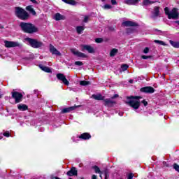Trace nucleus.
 <instances>
[{"mask_svg":"<svg viewBox=\"0 0 179 179\" xmlns=\"http://www.w3.org/2000/svg\"><path fill=\"white\" fill-rule=\"evenodd\" d=\"M20 26L24 33L34 34V33H37V31H38V29L31 23L20 22Z\"/></svg>","mask_w":179,"mask_h":179,"instance_id":"obj_1","label":"nucleus"},{"mask_svg":"<svg viewBox=\"0 0 179 179\" xmlns=\"http://www.w3.org/2000/svg\"><path fill=\"white\" fill-rule=\"evenodd\" d=\"M141 96H127V100L126 101V104L130 106L134 110H138L141 106V102L139 101Z\"/></svg>","mask_w":179,"mask_h":179,"instance_id":"obj_2","label":"nucleus"},{"mask_svg":"<svg viewBox=\"0 0 179 179\" xmlns=\"http://www.w3.org/2000/svg\"><path fill=\"white\" fill-rule=\"evenodd\" d=\"M15 15L21 20H27L29 19V13L20 7L15 8Z\"/></svg>","mask_w":179,"mask_h":179,"instance_id":"obj_3","label":"nucleus"},{"mask_svg":"<svg viewBox=\"0 0 179 179\" xmlns=\"http://www.w3.org/2000/svg\"><path fill=\"white\" fill-rule=\"evenodd\" d=\"M165 14L167 15L168 19H178L179 13H178V8H174L171 11L169 8H164Z\"/></svg>","mask_w":179,"mask_h":179,"instance_id":"obj_4","label":"nucleus"},{"mask_svg":"<svg viewBox=\"0 0 179 179\" xmlns=\"http://www.w3.org/2000/svg\"><path fill=\"white\" fill-rule=\"evenodd\" d=\"M25 41H27L33 48H40L41 47H44V43L41 41H37L36 39L26 38Z\"/></svg>","mask_w":179,"mask_h":179,"instance_id":"obj_5","label":"nucleus"},{"mask_svg":"<svg viewBox=\"0 0 179 179\" xmlns=\"http://www.w3.org/2000/svg\"><path fill=\"white\" fill-rule=\"evenodd\" d=\"M5 47L7 48H12L15 47H18V48H22L23 45L22 43L17 42V41H4Z\"/></svg>","mask_w":179,"mask_h":179,"instance_id":"obj_6","label":"nucleus"},{"mask_svg":"<svg viewBox=\"0 0 179 179\" xmlns=\"http://www.w3.org/2000/svg\"><path fill=\"white\" fill-rule=\"evenodd\" d=\"M57 78L59 80H61L64 85H66V86H68L69 85V81L66 79V77L63 73H57Z\"/></svg>","mask_w":179,"mask_h":179,"instance_id":"obj_7","label":"nucleus"},{"mask_svg":"<svg viewBox=\"0 0 179 179\" xmlns=\"http://www.w3.org/2000/svg\"><path fill=\"white\" fill-rule=\"evenodd\" d=\"M13 99H15V103H20L23 95L17 92H13L11 93Z\"/></svg>","mask_w":179,"mask_h":179,"instance_id":"obj_8","label":"nucleus"},{"mask_svg":"<svg viewBox=\"0 0 179 179\" xmlns=\"http://www.w3.org/2000/svg\"><path fill=\"white\" fill-rule=\"evenodd\" d=\"M82 51H87L90 54L94 52V48L89 45H81Z\"/></svg>","mask_w":179,"mask_h":179,"instance_id":"obj_9","label":"nucleus"},{"mask_svg":"<svg viewBox=\"0 0 179 179\" xmlns=\"http://www.w3.org/2000/svg\"><path fill=\"white\" fill-rule=\"evenodd\" d=\"M72 54H73L74 55H76V57H79L80 58H87V56L82 52H79V50H76V49H71V50Z\"/></svg>","mask_w":179,"mask_h":179,"instance_id":"obj_10","label":"nucleus"},{"mask_svg":"<svg viewBox=\"0 0 179 179\" xmlns=\"http://www.w3.org/2000/svg\"><path fill=\"white\" fill-rule=\"evenodd\" d=\"M50 51L51 54H52V55H57V57H61L60 52L58 51V50H57V48H55V47H54V45H52V44L50 45Z\"/></svg>","mask_w":179,"mask_h":179,"instance_id":"obj_11","label":"nucleus"},{"mask_svg":"<svg viewBox=\"0 0 179 179\" xmlns=\"http://www.w3.org/2000/svg\"><path fill=\"white\" fill-rule=\"evenodd\" d=\"M103 101L104 106H106V107H113L115 104V101L111 99H106Z\"/></svg>","mask_w":179,"mask_h":179,"instance_id":"obj_12","label":"nucleus"},{"mask_svg":"<svg viewBox=\"0 0 179 179\" xmlns=\"http://www.w3.org/2000/svg\"><path fill=\"white\" fill-rule=\"evenodd\" d=\"M143 93H155V89L152 87H145L141 89Z\"/></svg>","mask_w":179,"mask_h":179,"instance_id":"obj_13","label":"nucleus"},{"mask_svg":"<svg viewBox=\"0 0 179 179\" xmlns=\"http://www.w3.org/2000/svg\"><path fill=\"white\" fill-rule=\"evenodd\" d=\"M67 176H69V177L78 176V170H76V168L73 167L70 171H69L67 172Z\"/></svg>","mask_w":179,"mask_h":179,"instance_id":"obj_14","label":"nucleus"},{"mask_svg":"<svg viewBox=\"0 0 179 179\" xmlns=\"http://www.w3.org/2000/svg\"><path fill=\"white\" fill-rule=\"evenodd\" d=\"M122 26L135 27L137 26V24L136 22H134L132 21H124L122 23Z\"/></svg>","mask_w":179,"mask_h":179,"instance_id":"obj_15","label":"nucleus"},{"mask_svg":"<svg viewBox=\"0 0 179 179\" xmlns=\"http://www.w3.org/2000/svg\"><path fill=\"white\" fill-rule=\"evenodd\" d=\"M39 68L40 69H41V71H43V72H46L47 73H51V69H50V67L48 66L40 64Z\"/></svg>","mask_w":179,"mask_h":179,"instance_id":"obj_16","label":"nucleus"},{"mask_svg":"<svg viewBox=\"0 0 179 179\" xmlns=\"http://www.w3.org/2000/svg\"><path fill=\"white\" fill-rule=\"evenodd\" d=\"M76 107L78 106H71L69 108H65L64 109L62 110V113H71V111H73V110H75V108H76Z\"/></svg>","mask_w":179,"mask_h":179,"instance_id":"obj_17","label":"nucleus"},{"mask_svg":"<svg viewBox=\"0 0 179 179\" xmlns=\"http://www.w3.org/2000/svg\"><path fill=\"white\" fill-rule=\"evenodd\" d=\"M78 138L80 139L87 140V139H90V138H92V136H90V134H89L88 133H84L80 135Z\"/></svg>","mask_w":179,"mask_h":179,"instance_id":"obj_18","label":"nucleus"},{"mask_svg":"<svg viewBox=\"0 0 179 179\" xmlns=\"http://www.w3.org/2000/svg\"><path fill=\"white\" fill-rule=\"evenodd\" d=\"M92 99H94V100H104V96L101 95V94H92Z\"/></svg>","mask_w":179,"mask_h":179,"instance_id":"obj_19","label":"nucleus"},{"mask_svg":"<svg viewBox=\"0 0 179 179\" xmlns=\"http://www.w3.org/2000/svg\"><path fill=\"white\" fill-rule=\"evenodd\" d=\"M139 2V0H124V3L127 5H136Z\"/></svg>","mask_w":179,"mask_h":179,"instance_id":"obj_20","label":"nucleus"},{"mask_svg":"<svg viewBox=\"0 0 179 179\" xmlns=\"http://www.w3.org/2000/svg\"><path fill=\"white\" fill-rule=\"evenodd\" d=\"M17 108H18V110H20V111H26V110H27L28 107H27V105L20 103L17 106Z\"/></svg>","mask_w":179,"mask_h":179,"instance_id":"obj_21","label":"nucleus"},{"mask_svg":"<svg viewBox=\"0 0 179 179\" xmlns=\"http://www.w3.org/2000/svg\"><path fill=\"white\" fill-rule=\"evenodd\" d=\"M65 19V16L59 14V13H56L55 15V20H64Z\"/></svg>","mask_w":179,"mask_h":179,"instance_id":"obj_22","label":"nucleus"},{"mask_svg":"<svg viewBox=\"0 0 179 179\" xmlns=\"http://www.w3.org/2000/svg\"><path fill=\"white\" fill-rule=\"evenodd\" d=\"M26 9L30 12V13H31L32 15H34V16H36V11L34 10V9L33 8V7H31V6H28L26 7Z\"/></svg>","mask_w":179,"mask_h":179,"instance_id":"obj_23","label":"nucleus"},{"mask_svg":"<svg viewBox=\"0 0 179 179\" xmlns=\"http://www.w3.org/2000/svg\"><path fill=\"white\" fill-rule=\"evenodd\" d=\"M63 2L65 3H68L69 5H73L75 6L76 5V1L75 0H62Z\"/></svg>","mask_w":179,"mask_h":179,"instance_id":"obj_24","label":"nucleus"},{"mask_svg":"<svg viewBox=\"0 0 179 179\" xmlns=\"http://www.w3.org/2000/svg\"><path fill=\"white\" fill-rule=\"evenodd\" d=\"M155 2H156V1H152L150 0H144L143 1V5H144L145 6H148V5H152V4L155 3Z\"/></svg>","mask_w":179,"mask_h":179,"instance_id":"obj_25","label":"nucleus"},{"mask_svg":"<svg viewBox=\"0 0 179 179\" xmlns=\"http://www.w3.org/2000/svg\"><path fill=\"white\" fill-rule=\"evenodd\" d=\"M85 30V27L83 26H78L76 27V31L78 34H82V31Z\"/></svg>","mask_w":179,"mask_h":179,"instance_id":"obj_26","label":"nucleus"},{"mask_svg":"<svg viewBox=\"0 0 179 179\" xmlns=\"http://www.w3.org/2000/svg\"><path fill=\"white\" fill-rule=\"evenodd\" d=\"M92 169H93V170H94V171L96 174H103V172H101V171H100V168H99V166H92Z\"/></svg>","mask_w":179,"mask_h":179,"instance_id":"obj_27","label":"nucleus"},{"mask_svg":"<svg viewBox=\"0 0 179 179\" xmlns=\"http://www.w3.org/2000/svg\"><path fill=\"white\" fill-rule=\"evenodd\" d=\"M170 44L175 48H179V42H174L173 41H170Z\"/></svg>","mask_w":179,"mask_h":179,"instance_id":"obj_28","label":"nucleus"},{"mask_svg":"<svg viewBox=\"0 0 179 179\" xmlns=\"http://www.w3.org/2000/svg\"><path fill=\"white\" fill-rule=\"evenodd\" d=\"M159 13H160V10H159V7H155L154 8V15L159 16Z\"/></svg>","mask_w":179,"mask_h":179,"instance_id":"obj_29","label":"nucleus"},{"mask_svg":"<svg viewBox=\"0 0 179 179\" xmlns=\"http://www.w3.org/2000/svg\"><path fill=\"white\" fill-rule=\"evenodd\" d=\"M117 52H118V50H117L115 48L113 49L110 52V57H115V54H117Z\"/></svg>","mask_w":179,"mask_h":179,"instance_id":"obj_30","label":"nucleus"},{"mask_svg":"<svg viewBox=\"0 0 179 179\" xmlns=\"http://www.w3.org/2000/svg\"><path fill=\"white\" fill-rule=\"evenodd\" d=\"M80 85L81 86H87L88 85H90V82L85 80L80 81Z\"/></svg>","mask_w":179,"mask_h":179,"instance_id":"obj_31","label":"nucleus"},{"mask_svg":"<svg viewBox=\"0 0 179 179\" xmlns=\"http://www.w3.org/2000/svg\"><path fill=\"white\" fill-rule=\"evenodd\" d=\"M154 42H155L157 44H159L160 45H166V44L162 41L155 40Z\"/></svg>","mask_w":179,"mask_h":179,"instance_id":"obj_32","label":"nucleus"},{"mask_svg":"<svg viewBox=\"0 0 179 179\" xmlns=\"http://www.w3.org/2000/svg\"><path fill=\"white\" fill-rule=\"evenodd\" d=\"M113 8L112 5L105 4L103 6V9H111Z\"/></svg>","mask_w":179,"mask_h":179,"instance_id":"obj_33","label":"nucleus"},{"mask_svg":"<svg viewBox=\"0 0 179 179\" xmlns=\"http://www.w3.org/2000/svg\"><path fill=\"white\" fill-rule=\"evenodd\" d=\"M75 65H76L77 66H82V65H83V62H80V61H77L75 63Z\"/></svg>","mask_w":179,"mask_h":179,"instance_id":"obj_34","label":"nucleus"},{"mask_svg":"<svg viewBox=\"0 0 179 179\" xmlns=\"http://www.w3.org/2000/svg\"><path fill=\"white\" fill-rule=\"evenodd\" d=\"M122 71H127L128 69V65L127 64H122L121 66Z\"/></svg>","mask_w":179,"mask_h":179,"instance_id":"obj_35","label":"nucleus"},{"mask_svg":"<svg viewBox=\"0 0 179 179\" xmlns=\"http://www.w3.org/2000/svg\"><path fill=\"white\" fill-rule=\"evenodd\" d=\"M173 169H175V170L179 173V166H178V164H173Z\"/></svg>","mask_w":179,"mask_h":179,"instance_id":"obj_36","label":"nucleus"},{"mask_svg":"<svg viewBox=\"0 0 179 179\" xmlns=\"http://www.w3.org/2000/svg\"><path fill=\"white\" fill-rule=\"evenodd\" d=\"M96 43H103V38H98L95 39Z\"/></svg>","mask_w":179,"mask_h":179,"instance_id":"obj_37","label":"nucleus"},{"mask_svg":"<svg viewBox=\"0 0 179 179\" xmlns=\"http://www.w3.org/2000/svg\"><path fill=\"white\" fill-rule=\"evenodd\" d=\"M110 3H111V5H118L117 0H111Z\"/></svg>","mask_w":179,"mask_h":179,"instance_id":"obj_38","label":"nucleus"},{"mask_svg":"<svg viewBox=\"0 0 179 179\" xmlns=\"http://www.w3.org/2000/svg\"><path fill=\"white\" fill-rule=\"evenodd\" d=\"M89 22V16H85L83 20L84 23H87Z\"/></svg>","mask_w":179,"mask_h":179,"instance_id":"obj_39","label":"nucleus"},{"mask_svg":"<svg viewBox=\"0 0 179 179\" xmlns=\"http://www.w3.org/2000/svg\"><path fill=\"white\" fill-rule=\"evenodd\" d=\"M141 58H143V59H148L149 58H152V56L143 55L141 56Z\"/></svg>","mask_w":179,"mask_h":179,"instance_id":"obj_40","label":"nucleus"},{"mask_svg":"<svg viewBox=\"0 0 179 179\" xmlns=\"http://www.w3.org/2000/svg\"><path fill=\"white\" fill-rule=\"evenodd\" d=\"M149 52V48H145L144 50H143V53L144 54H148Z\"/></svg>","mask_w":179,"mask_h":179,"instance_id":"obj_41","label":"nucleus"},{"mask_svg":"<svg viewBox=\"0 0 179 179\" xmlns=\"http://www.w3.org/2000/svg\"><path fill=\"white\" fill-rule=\"evenodd\" d=\"M3 136H6V138H9L10 136L9 131H6L5 133H3Z\"/></svg>","mask_w":179,"mask_h":179,"instance_id":"obj_42","label":"nucleus"},{"mask_svg":"<svg viewBox=\"0 0 179 179\" xmlns=\"http://www.w3.org/2000/svg\"><path fill=\"white\" fill-rule=\"evenodd\" d=\"M141 103L145 106V107H146V106H148V101H146L145 100H143L141 101Z\"/></svg>","mask_w":179,"mask_h":179,"instance_id":"obj_43","label":"nucleus"},{"mask_svg":"<svg viewBox=\"0 0 179 179\" xmlns=\"http://www.w3.org/2000/svg\"><path fill=\"white\" fill-rule=\"evenodd\" d=\"M134 178V175H132V173H130L129 176H128V179H132Z\"/></svg>","mask_w":179,"mask_h":179,"instance_id":"obj_44","label":"nucleus"},{"mask_svg":"<svg viewBox=\"0 0 179 179\" xmlns=\"http://www.w3.org/2000/svg\"><path fill=\"white\" fill-rule=\"evenodd\" d=\"M117 97H118V94H115L111 99H117Z\"/></svg>","mask_w":179,"mask_h":179,"instance_id":"obj_45","label":"nucleus"},{"mask_svg":"<svg viewBox=\"0 0 179 179\" xmlns=\"http://www.w3.org/2000/svg\"><path fill=\"white\" fill-rule=\"evenodd\" d=\"M92 179H97V176L96 175H93Z\"/></svg>","mask_w":179,"mask_h":179,"instance_id":"obj_46","label":"nucleus"},{"mask_svg":"<svg viewBox=\"0 0 179 179\" xmlns=\"http://www.w3.org/2000/svg\"><path fill=\"white\" fill-rule=\"evenodd\" d=\"M31 2H32L33 3H37V1L36 0H30Z\"/></svg>","mask_w":179,"mask_h":179,"instance_id":"obj_47","label":"nucleus"},{"mask_svg":"<svg viewBox=\"0 0 179 179\" xmlns=\"http://www.w3.org/2000/svg\"><path fill=\"white\" fill-rule=\"evenodd\" d=\"M129 82V83H134V80H130Z\"/></svg>","mask_w":179,"mask_h":179,"instance_id":"obj_48","label":"nucleus"},{"mask_svg":"<svg viewBox=\"0 0 179 179\" xmlns=\"http://www.w3.org/2000/svg\"><path fill=\"white\" fill-rule=\"evenodd\" d=\"M175 23L179 25V21H175Z\"/></svg>","mask_w":179,"mask_h":179,"instance_id":"obj_49","label":"nucleus"},{"mask_svg":"<svg viewBox=\"0 0 179 179\" xmlns=\"http://www.w3.org/2000/svg\"><path fill=\"white\" fill-rule=\"evenodd\" d=\"M163 164H164V166H166V164H167V163H166V162H164Z\"/></svg>","mask_w":179,"mask_h":179,"instance_id":"obj_50","label":"nucleus"},{"mask_svg":"<svg viewBox=\"0 0 179 179\" xmlns=\"http://www.w3.org/2000/svg\"><path fill=\"white\" fill-rule=\"evenodd\" d=\"M119 115H120V117H122V113H119Z\"/></svg>","mask_w":179,"mask_h":179,"instance_id":"obj_51","label":"nucleus"},{"mask_svg":"<svg viewBox=\"0 0 179 179\" xmlns=\"http://www.w3.org/2000/svg\"><path fill=\"white\" fill-rule=\"evenodd\" d=\"M105 179H107V174L105 175Z\"/></svg>","mask_w":179,"mask_h":179,"instance_id":"obj_52","label":"nucleus"},{"mask_svg":"<svg viewBox=\"0 0 179 179\" xmlns=\"http://www.w3.org/2000/svg\"><path fill=\"white\" fill-rule=\"evenodd\" d=\"M55 179H60V178H58V177H55Z\"/></svg>","mask_w":179,"mask_h":179,"instance_id":"obj_53","label":"nucleus"},{"mask_svg":"<svg viewBox=\"0 0 179 179\" xmlns=\"http://www.w3.org/2000/svg\"><path fill=\"white\" fill-rule=\"evenodd\" d=\"M100 178H103V177L101 176V174H100Z\"/></svg>","mask_w":179,"mask_h":179,"instance_id":"obj_54","label":"nucleus"},{"mask_svg":"<svg viewBox=\"0 0 179 179\" xmlns=\"http://www.w3.org/2000/svg\"><path fill=\"white\" fill-rule=\"evenodd\" d=\"M102 1V2H104L106 0H101Z\"/></svg>","mask_w":179,"mask_h":179,"instance_id":"obj_55","label":"nucleus"},{"mask_svg":"<svg viewBox=\"0 0 179 179\" xmlns=\"http://www.w3.org/2000/svg\"><path fill=\"white\" fill-rule=\"evenodd\" d=\"M1 97H2V95L0 94V99H1Z\"/></svg>","mask_w":179,"mask_h":179,"instance_id":"obj_56","label":"nucleus"},{"mask_svg":"<svg viewBox=\"0 0 179 179\" xmlns=\"http://www.w3.org/2000/svg\"><path fill=\"white\" fill-rule=\"evenodd\" d=\"M0 139H2V137L0 136Z\"/></svg>","mask_w":179,"mask_h":179,"instance_id":"obj_57","label":"nucleus"},{"mask_svg":"<svg viewBox=\"0 0 179 179\" xmlns=\"http://www.w3.org/2000/svg\"><path fill=\"white\" fill-rule=\"evenodd\" d=\"M81 179H85L84 178H82Z\"/></svg>","mask_w":179,"mask_h":179,"instance_id":"obj_58","label":"nucleus"},{"mask_svg":"<svg viewBox=\"0 0 179 179\" xmlns=\"http://www.w3.org/2000/svg\"><path fill=\"white\" fill-rule=\"evenodd\" d=\"M69 179H72V178H69Z\"/></svg>","mask_w":179,"mask_h":179,"instance_id":"obj_59","label":"nucleus"}]
</instances>
